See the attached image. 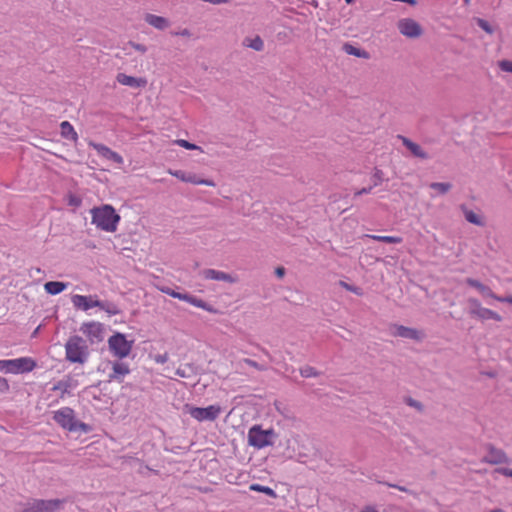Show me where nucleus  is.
I'll return each mask as SVG.
<instances>
[{"label": "nucleus", "mask_w": 512, "mask_h": 512, "mask_svg": "<svg viewBox=\"0 0 512 512\" xmlns=\"http://www.w3.org/2000/svg\"><path fill=\"white\" fill-rule=\"evenodd\" d=\"M32 270H34L36 272V274H42L43 273V271L40 268H33Z\"/></svg>", "instance_id": "60"}, {"label": "nucleus", "mask_w": 512, "mask_h": 512, "mask_svg": "<svg viewBox=\"0 0 512 512\" xmlns=\"http://www.w3.org/2000/svg\"><path fill=\"white\" fill-rule=\"evenodd\" d=\"M373 188L374 187L372 185L369 186V187H364V188H362V189H360V190L355 192V197L356 196H360V195H364V194H369V193H371Z\"/></svg>", "instance_id": "48"}, {"label": "nucleus", "mask_w": 512, "mask_h": 512, "mask_svg": "<svg viewBox=\"0 0 512 512\" xmlns=\"http://www.w3.org/2000/svg\"><path fill=\"white\" fill-rule=\"evenodd\" d=\"M66 287H67V284L64 282H60V281H49V282H46L44 285L45 291L51 295H57V294L61 293L62 291H64L66 289Z\"/></svg>", "instance_id": "22"}, {"label": "nucleus", "mask_w": 512, "mask_h": 512, "mask_svg": "<svg viewBox=\"0 0 512 512\" xmlns=\"http://www.w3.org/2000/svg\"><path fill=\"white\" fill-rule=\"evenodd\" d=\"M497 301L499 302H502V303H510L512 304V295H508V296H497Z\"/></svg>", "instance_id": "53"}, {"label": "nucleus", "mask_w": 512, "mask_h": 512, "mask_svg": "<svg viewBox=\"0 0 512 512\" xmlns=\"http://www.w3.org/2000/svg\"><path fill=\"white\" fill-rule=\"evenodd\" d=\"M479 293L485 298L497 299V295L486 285H483Z\"/></svg>", "instance_id": "41"}, {"label": "nucleus", "mask_w": 512, "mask_h": 512, "mask_svg": "<svg viewBox=\"0 0 512 512\" xmlns=\"http://www.w3.org/2000/svg\"><path fill=\"white\" fill-rule=\"evenodd\" d=\"M92 224L98 229L106 232H115L117 230L120 216L111 205L94 207L91 210Z\"/></svg>", "instance_id": "1"}, {"label": "nucleus", "mask_w": 512, "mask_h": 512, "mask_svg": "<svg viewBox=\"0 0 512 512\" xmlns=\"http://www.w3.org/2000/svg\"><path fill=\"white\" fill-rule=\"evenodd\" d=\"M243 44L255 51H262L264 49V42L260 36L245 38Z\"/></svg>", "instance_id": "27"}, {"label": "nucleus", "mask_w": 512, "mask_h": 512, "mask_svg": "<svg viewBox=\"0 0 512 512\" xmlns=\"http://www.w3.org/2000/svg\"><path fill=\"white\" fill-rule=\"evenodd\" d=\"M487 454L482 458V462L491 465L508 464L510 462L507 454L500 448H496L492 444L486 446Z\"/></svg>", "instance_id": "11"}, {"label": "nucleus", "mask_w": 512, "mask_h": 512, "mask_svg": "<svg viewBox=\"0 0 512 512\" xmlns=\"http://www.w3.org/2000/svg\"><path fill=\"white\" fill-rule=\"evenodd\" d=\"M355 0H345L347 4H352Z\"/></svg>", "instance_id": "63"}, {"label": "nucleus", "mask_w": 512, "mask_h": 512, "mask_svg": "<svg viewBox=\"0 0 512 512\" xmlns=\"http://www.w3.org/2000/svg\"><path fill=\"white\" fill-rule=\"evenodd\" d=\"M300 374L302 377L309 378V377H317L320 375V372H318L314 367L312 366H305L300 369Z\"/></svg>", "instance_id": "34"}, {"label": "nucleus", "mask_w": 512, "mask_h": 512, "mask_svg": "<svg viewBox=\"0 0 512 512\" xmlns=\"http://www.w3.org/2000/svg\"><path fill=\"white\" fill-rule=\"evenodd\" d=\"M65 503V499L29 498L17 504L16 512H61Z\"/></svg>", "instance_id": "2"}, {"label": "nucleus", "mask_w": 512, "mask_h": 512, "mask_svg": "<svg viewBox=\"0 0 512 512\" xmlns=\"http://www.w3.org/2000/svg\"><path fill=\"white\" fill-rule=\"evenodd\" d=\"M343 51L348 55H353L358 58L370 59V53L364 49L358 48L350 43H344L342 47Z\"/></svg>", "instance_id": "20"}, {"label": "nucleus", "mask_w": 512, "mask_h": 512, "mask_svg": "<svg viewBox=\"0 0 512 512\" xmlns=\"http://www.w3.org/2000/svg\"><path fill=\"white\" fill-rule=\"evenodd\" d=\"M399 139H401L402 144L412 153L414 157L420 159H428L429 154L425 152L420 145L411 141L409 138L399 135Z\"/></svg>", "instance_id": "17"}, {"label": "nucleus", "mask_w": 512, "mask_h": 512, "mask_svg": "<svg viewBox=\"0 0 512 512\" xmlns=\"http://www.w3.org/2000/svg\"><path fill=\"white\" fill-rule=\"evenodd\" d=\"M285 273H286V270L284 267L282 266H279L275 269V275L278 277V278H282L285 276Z\"/></svg>", "instance_id": "54"}, {"label": "nucleus", "mask_w": 512, "mask_h": 512, "mask_svg": "<svg viewBox=\"0 0 512 512\" xmlns=\"http://www.w3.org/2000/svg\"><path fill=\"white\" fill-rule=\"evenodd\" d=\"M339 285L346 289L347 291H350L358 296H362L363 295V290L362 288L358 287V286H354V285H351V284H348L347 282L345 281H339Z\"/></svg>", "instance_id": "35"}, {"label": "nucleus", "mask_w": 512, "mask_h": 512, "mask_svg": "<svg viewBox=\"0 0 512 512\" xmlns=\"http://www.w3.org/2000/svg\"><path fill=\"white\" fill-rule=\"evenodd\" d=\"M91 146L97 151V153L103 158L113 161L116 164H123V157L115 151H112L109 147L100 143H91Z\"/></svg>", "instance_id": "15"}, {"label": "nucleus", "mask_w": 512, "mask_h": 512, "mask_svg": "<svg viewBox=\"0 0 512 512\" xmlns=\"http://www.w3.org/2000/svg\"><path fill=\"white\" fill-rule=\"evenodd\" d=\"M397 28L402 35L408 38H418L423 34L420 24L411 18L400 19Z\"/></svg>", "instance_id": "10"}, {"label": "nucleus", "mask_w": 512, "mask_h": 512, "mask_svg": "<svg viewBox=\"0 0 512 512\" xmlns=\"http://www.w3.org/2000/svg\"><path fill=\"white\" fill-rule=\"evenodd\" d=\"M72 388L71 381L70 380H61L58 381L52 388L53 391L60 390L62 392L61 397L64 396V394H67L70 392V389Z\"/></svg>", "instance_id": "29"}, {"label": "nucleus", "mask_w": 512, "mask_h": 512, "mask_svg": "<svg viewBox=\"0 0 512 512\" xmlns=\"http://www.w3.org/2000/svg\"><path fill=\"white\" fill-rule=\"evenodd\" d=\"M469 2H470V0H464L465 4H468Z\"/></svg>", "instance_id": "64"}, {"label": "nucleus", "mask_w": 512, "mask_h": 512, "mask_svg": "<svg viewBox=\"0 0 512 512\" xmlns=\"http://www.w3.org/2000/svg\"><path fill=\"white\" fill-rule=\"evenodd\" d=\"M204 1L214 4V5H219V4L228 2V0H204Z\"/></svg>", "instance_id": "55"}, {"label": "nucleus", "mask_w": 512, "mask_h": 512, "mask_svg": "<svg viewBox=\"0 0 512 512\" xmlns=\"http://www.w3.org/2000/svg\"><path fill=\"white\" fill-rule=\"evenodd\" d=\"M474 21L486 33H488V34H493L494 33V28H493V26L488 21H486V20H484L482 18H478V17L474 18Z\"/></svg>", "instance_id": "33"}, {"label": "nucleus", "mask_w": 512, "mask_h": 512, "mask_svg": "<svg viewBox=\"0 0 512 512\" xmlns=\"http://www.w3.org/2000/svg\"><path fill=\"white\" fill-rule=\"evenodd\" d=\"M383 176H384V173L382 172V170L375 168L374 174L372 177L373 178L372 186L373 187L378 186L383 181V179H384Z\"/></svg>", "instance_id": "40"}, {"label": "nucleus", "mask_w": 512, "mask_h": 512, "mask_svg": "<svg viewBox=\"0 0 512 512\" xmlns=\"http://www.w3.org/2000/svg\"><path fill=\"white\" fill-rule=\"evenodd\" d=\"M389 487H393V488H397L398 490L400 491H407V489L403 486H398V485H395V484H387Z\"/></svg>", "instance_id": "58"}, {"label": "nucleus", "mask_w": 512, "mask_h": 512, "mask_svg": "<svg viewBox=\"0 0 512 512\" xmlns=\"http://www.w3.org/2000/svg\"><path fill=\"white\" fill-rule=\"evenodd\" d=\"M175 35H181V36H191V32L188 29H183L180 32H176Z\"/></svg>", "instance_id": "56"}, {"label": "nucleus", "mask_w": 512, "mask_h": 512, "mask_svg": "<svg viewBox=\"0 0 512 512\" xmlns=\"http://www.w3.org/2000/svg\"><path fill=\"white\" fill-rule=\"evenodd\" d=\"M176 143H177L179 146H181V147H183V148H185V149H187V150H200V149H201V148H200L199 146H197L196 144L191 143V142H189V141H187V140H184V139H179V140H177V141H176Z\"/></svg>", "instance_id": "39"}, {"label": "nucleus", "mask_w": 512, "mask_h": 512, "mask_svg": "<svg viewBox=\"0 0 512 512\" xmlns=\"http://www.w3.org/2000/svg\"><path fill=\"white\" fill-rule=\"evenodd\" d=\"M61 128V136L65 139L76 141L78 138V135L76 131L74 130L73 126L68 121H63L60 124Z\"/></svg>", "instance_id": "24"}, {"label": "nucleus", "mask_w": 512, "mask_h": 512, "mask_svg": "<svg viewBox=\"0 0 512 512\" xmlns=\"http://www.w3.org/2000/svg\"><path fill=\"white\" fill-rule=\"evenodd\" d=\"M185 182L195 185H207L212 187L216 185L213 180L200 178L197 174L191 172H187Z\"/></svg>", "instance_id": "23"}, {"label": "nucleus", "mask_w": 512, "mask_h": 512, "mask_svg": "<svg viewBox=\"0 0 512 512\" xmlns=\"http://www.w3.org/2000/svg\"><path fill=\"white\" fill-rule=\"evenodd\" d=\"M361 512H378L374 507L366 506Z\"/></svg>", "instance_id": "59"}, {"label": "nucleus", "mask_w": 512, "mask_h": 512, "mask_svg": "<svg viewBox=\"0 0 512 512\" xmlns=\"http://www.w3.org/2000/svg\"><path fill=\"white\" fill-rule=\"evenodd\" d=\"M489 512H505V511L500 508H496V509L490 510Z\"/></svg>", "instance_id": "61"}, {"label": "nucleus", "mask_w": 512, "mask_h": 512, "mask_svg": "<svg viewBox=\"0 0 512 512\" xmlns=\"http://www.w3.org/2000/svg\"><path fill=\"white\" fill-rule=\"evenodd\" d=\"M108 345L114 356L123 359L130 354L133 341H128L124 334L117 332L108 339Z\"/></svg>", "instance_id": "7"}, {"label": "nucleus", "mask_w": 512, "mask_h": 512, "mask_svg": "<svg viewBox=\"0 0 512 512\" xmlns=\"http://www.w3.org/2000/svg\"><path fill=\"white\" fill-rule=\"evenodd\" d=\"M468 304H469V314L471 316H473L476 313V311L479 308H481V303L476 298H469L468 299Z\"/></svg>", "instance_id": "37"}, {"label": "nucleus", "mask_w": 512, "mask_h": 512, "mask_svg": "<svg viewBox=\"0 0 512 512\" xmlns=\"http://www.w3.org/2000/svg\"><path fill=\"white\" fill-rule=\"evenodd\" d=\"M495 472L499 473L501 475H504L506 477H511L512 478V469H510V468H504V467L497 468L495 470Z\"/></svg>", "instance_id": "47"}, {"label": "nucleus", "mask_w": 512, "mask_h": 512, "mask_svg": "<svg viewBox=\"0 0 512 512\" xmlns=\"http://www.w3.org/2000/svg\"><path fill=\"white\" fill-rule=\"evenodd\" d=\"M113 372L109 375V381H117L121 383L123 377L130 373V369L127 364L123 362H114L112 366Z\"/></svg>", "instance_id": "18"}, {"label": "nucleus", "mask_w": 512, "mask_h": 512, "mask_svg": "<svg viewBox=\"0 0 512 512\" xmlns=\"http://www.w3.org/2000/svg\"><path fill=\"white\" fill-rule=\"evenodd\" d=\"M80 331L87 336L89 341L94 343H99L104 339V325L100 322H86L83 323L80 327Z\"/></svg>", "instance_id": "9"}, {"label": "nucleus", "mask_w": 512, "mask_h": 512, "mask_svg": "<svg viewBox=\"0 0 512 512\" xmlns=\"http://www.w3.org/2000/svg\"><path fill=\"white\" fill-rule=\"evenodd\" d=\"M8 390H9L8 381L5 378L0 377V393H6V392H8Z\"/></svg>", "instance_id": "46"}, {"label": "nucleus", "mask_w": 512, "mask_h": 512, "mask_svg": "<svg viewBox=\"0 0 512 512\" xmlns=\"http://www.w3.org/2000/svg\"><path fill=\"white\" fill-rule=\"evenodd\" d=\"M405 403L410 406V407H413L415 408L416 410H418L419 412H422L424 410V406L421 402L411 398V397H407L405 398Z\"/></svg>", "instance_id": "38"}, {"label": "nucleus", "mask_w": 512, "mask_h": 512, "mask_svg": "<svg viewBox=\"0 0 512 512\" xmlns=\"http://www.w3.org/2000/svg\"><path fill=\"white\" fill-rule=\"evenodd\" d=\"M465 282H466L467 285L477 289L478 291H480V289L484 285L480 281H478V280H476L474 278H466Z\"/></svg>", "instance_id": "44"}, {"label": "nucleus", "mask_w": 512, "mask_h": 512, "mask_svg": "<svg viewBox=\"0 0 512 512\" xmlns=\"http://www.w3.org/2000/svg\"><path fill=\"white\" fill-rule=\"evenodd\" d=\"M161 291L173 298H175V295L177 294V291L173 290L172 288L170 287H163L161 288Z\"/></svg>", "instance_id": "52"}, {"label": "nucleus", "mask_w": 512, "mask_h": 512, "mask_svg": "<svg viewBox=\"0 0 512 512\" xmlns=\"http://www.w3.org/2000/svg\"><path fill=\"white\" fill-rule=\"evenodd\" d=\"M98 308H100L101 310H104L110 316L117 315V314L121 313V310L119 309V307L115 303H113L111 301H101V300H99Z\"/></svg>", "instance_id": "26"}, {"label": "nucleus", "mask_w": 512, "mask_h": 512, "mask_svg": "<svg viewBox=\"0 0 512 512\" xmlns=\"http://www.w3.org/2000/svg\"><path fill=\"white\" fill-rule=\"evenodd\" d=\"M190 297H191V294H189V293L177 292V294L175 295V298H177L179 300L186 301L188 303H189Z\"/></svg>", "instance_id": "49"}, {"label": "nucleus", "mask_w": 512, "mask_h": 512, "mask_svg": "<svg viewBox=\"0 0 512 512\" xmlns=\"http://www.w3.org/2000/svg\"><path fill=\"white\" fill-rule=\"evenodd\" d=\"M189 303L206 311H213L212 307L204 300L191 295Z\"/></svg>", "instance_id": "32"}, {"label": "nucleus", "mask_w": 512, "mask_h": 512, "mask_svg": "<svg viewBox=\"0 0 512 512\" xmlns=\"http://www.w3.org/2000/svg\"><path fill=\"white\" fill-rule=\"evenodd\" d=\"M71 301L75 308L87 311L93 307L99 306V300L96 299V296H84V295H73Z\"/></svg>", "instance_id": "13"}, {"label": "nucleus", "mask_w": 512, "mask_h": 512, "mask_svg": "<svg viewBox=\"0 0 512 512\" xmlns=\"http://www.w3.org/2000/svg\"><path fill=\"white\" fill-rule=\"evenodd\" d=\"M243 363L259 370V371H266L268 369V366L265 365V364H261V363H258L252 359H249V358H245L242 360Z\"/></svg>", "instance_id": "36"}, {"label": "nucleus", "mask_w": 512, "mask_h": 512, "mask_svg": "<svg viewBox=\"0 0 512 512\" xmlns=\"http://www.w3.org/2000/svg\"><path fill=\"white\" fill-rule=\"evenodd\" d=\"M462 211L464 213V217L466 221H468L471 224L477 225V226H483L484 222L482 218L473 212L472 210L467 209L465 206H462Z\"/></svg>", "instance_id": "25"}, {"label": "nucleus", "mask_w": 512, "mask_h": 512, "mask_svg": "<svg viewBox=\"0 0 512 512\" xmlns=\"http://www.w3.org/2000/svg\"><path fill=\"white\" fill-rule=\"evenodd\" d=\"M36 367V362L29 357H21L11 360H0V371L6 373H26Z\"/></svg>", "instance_id": "6"}, {"label": "nucleus", "mask_w": 512, "mask_h": 512, "mask_svg": "<svg viewBox=\"0 0 512 512\" xmlns=\"http://www.w3.org/2000/svg\"><path fill=\"white\" fill-rule=\"evenodd\" d=\"M169 174L185 182L187 172L183 170H169Z\"/></svg>", "instance_id": "43"}, {"label": "nucleus", "mask_w": 512, "mask_h": 512, "mask_svg": "<svg viewBox=\"0 0 512 512\" xmlns=\"http://www.w3.org/2000/svg\"><path fill=\"white\" fill-rule=\"evenodd\" d=\"M373 240L389 243V244H399L402 242V238L396 237V236H378V235H372L370 236Z\"/></svg>", "instance_id": "31"}, {"label": "nucleus", "mask_w": 512, "mask_h": 512, "mask_svg": "<svg viewBox=\"0 0 512 512\" xmlns=\"http://www.w3.org/2000/svg\"><path fill=\"white\" fill-rule=\"evenodd\" d=\"M392 335L416 341H421L423 338V333L418 331L417 329L397 324L393 326Z\"/></svg>", "instance_id": "14"}, {"label": "nucleus", "mask_w": 512, "mask_h": 512, "mask_svg": "<svg viewBox=\"0 0 512 512\" xmlns=\"http://www.w3.org/2000/svg\"><path fill=\"white\" fill-rule=\"evenodd\" d=\"M200 276L206 280L223 281L231 284L238 282L237 276L215 269H204L200 271Z\"/></svg>", "instance_id": "12"}, {"label": "nucleus", "mask_w": 512, "mask_h": 512, "mask_svg": "<svg viewBox=\"0 0 512 512\" xmlns=\"http://www.w3.org/2000/svg\"><path fill=\"white\" fill-rule=\"evenodd\" d=\"M249 489L251 491L264 493V494L268 495L271 498H276L277 497L276 492L272 488H270L268 486H263L261 484L253 483V484H251L249 486Z\"/></svg>", "instance_id": "28"}, {"label": "nucleus", "mask_w": 512, "mask_h": 512, "mask_svg": "<svg viewBox=\"0 0 512 512\" xmlns=\"http://www.w3.org/2000/svg\"><path fill=\"white\" fill-rule=\"evenodd\" d=\"M248 444L257 449L273 445L278 435L273 429L264 430L259 425L252 426L248 431Z\"/></svg>", "instance_id": "4"}, {"label": "nucleus", "mask_w": 512, "mask_h": 512, "mask_svg": "<svg viewBox=\"0 0 512 512\" xmlns=\"http://www.w3.org/2000/svg\"><path fill=\"white\" fill-rule=\"evenodd\" d=\"M176 375L179 376V377H182V378H186L187 377V374H186L185 370L180 369V368H178L176 370Z\"/></svg>", "instance_id": "57"}, {"label": "nucleus", "mask_w": 512, "mask_h": 512, "mask_svg": "<svg viewBox=\"0 0 512 512\" xmlns=\"http://www.w3.org/2000/svg\"><path fill=\"white\" fill-rule=\"evenodd\" d=\"M262 351H263V353H264L265 355H267L268 357H270V354L268 353V351H267V350H265V349H263V348H262Z\"/></svg>", "instance_id": "62"}, {"label": "nucleus", "mask_w": 512, "mask_h": 512, "mask_svg": "<svg viewBox=\"0 0 512 512\" xmlns=\"http://www.w3.org/2000/svg\"><path fill=\"white\" fill-rule=\"evenodd\" d=\"M185 409L192 418L200 422L214 421L222 412V408L219 405H210L205 408L186 405Z\"/></svg>", "instance_id": "8"}, {"label": "nucleus", "mask_w": 512, "mask_h": 512, "mask_svg": "<svg viewBox=\"0 0 512 512\" xmlns=\"http://www.w3.org/2000/svg\"><path fill=\"white\" fill-rule=\"evenodd\" d=\"M499 67L502 71L512 73V61L502 60L499 62Z\"/></svg>", "instance_id": "45"}, {"label": "nucleus", "mask_w": 512, "mask_h": 512, "mask_svg": "<svg viewBox=\"0 0 512 512\" xmlns=\"http://www.w3.org/2000/svg\"><path fill=\"white\" fill-rule=\"evenodd\" d=\"M472 317H476L480 320L493 319L498 322L502 321V317L497 312L492 311L488 308H484L482 306L476 311V313Z\"/></svg>", "instance_id": "21"}, {"label": "nucleus", "mask_w": 512, "mask_h": 512, "mask_svg": "<svg viewBox=\"0 0 512 512\" xmlns=\"http://www.w3.org/2000/svg\"><path fill=\"white\" fill-rule=\"evenodd\" d=\"M81 204H82V200L80 197H78L74 194H69L68 205L73 206V207H79Z\"/></svg>", "instance_id": "42"}, {"label": "nucleus", "mask_w": 512, "mask_h": 512, "mask_svg": "<svg viewBox=\"0 0 512 512\" xmlns=\"http://www.w3.org/2000/svg\"><path fill=\"white\" fill-rule=\"evenodd\" d=\"M53 419L62 428L70 432L80 431L82 433H89L91 431L90 425L75 418V412L70 407H63L56 411L54 413Z\"/></svg>", "instance_id": "3"}, {"label": "nucleus", "mask_w": 512, "mask_h": 512, "mask_svg": "<svg viewBox=\"0 0 512 512\" xmlns=\"http://www.w3.org/2000/svg\"><path fill=\"white\" fill-rule=\"evenodd\" d=\"M116 80L118 83L132 88H143L147 85V80L145 78H137L124 73H118Z\"/></svg>", "instance_id": "16"}, {"label": "nucleus", "mask_w": 512, "mask_h": 512, "mask_svg": "<svg viewBox=\"0 0 512 512\" xmlns=\"http://www.w3.org/2000/svg\"><path fill=\"white\" fill-rule=\"evenodd\" d=\"M66 359L72 363L83 364L88 357L87 346L80 336H72L65 344Z\"/></svg>", "instance_id": "5"}, {"label": "nucleus", "mask_w": 512, "mask_h": 512, "mask_svg": "<svg viewBox=\"0 0 512 512\" xmlns=\"http://www.w3.org/2000/svg\"><path fill=\"white\" fill-rule=\"evenodd\" d=\"M131 45L133 46V48L141 53H145L147 51V48L146 46H144L143 44H139V43H133L131 42Z\"/></svg>", "instance_id": "51"}, {"label": "nucleus", "mask_w": 512, "mask_h": 512, "mask_svg": "<svg viewBox=\"0 0 512 512\" xmlns=\"http://www.w3.org/2000/svg\"><path fill=\"white\" fill-rule=\"evenodd\" d=\"M429 187L433 190L438 191L440 194H446L448 191L451 190L452 184L444 182H432L429 185Z\"/></svg>", "instance_id": "30"}, {"label": "nucleus", "mask_w": 512, "mask_h": 512, "mask_svg": "<svg viewBox=\"0 0 512 512\" xmlns=\"http://www.w3.org/2000/svg\"><path fill=\"white\" fill-rule=\"evenodd\" d=\"M168 359H169L168 353L157 355L155 358L156 362L160 363V364L166 363L168 361Z\"/></svg>", "instance_id": "50"}, {"label": "nucleus", "mask_w": 512, "mask_h": 512, "mask_svg": "<svg viewBox=\"0 0 512 512\" xmlns=\"http://www.w3.org/2000/svg\"><path fill=\"white\" fill-rule=\"evenodd\" d=\"M145 21L159 30H164L169 26V21L166 18L154 14H146Z\"/></svg>", "instance_id": "19"}]
</instances>
